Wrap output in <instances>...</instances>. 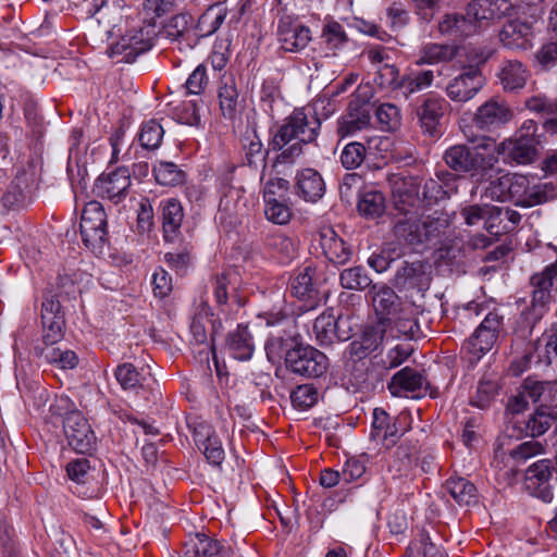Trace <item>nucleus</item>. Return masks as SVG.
<instances>
[{
  "label": "nucleus",
  "instance_id": "obj_15",
  "mask_svg": "<svg viewBox=\"0 0 557 557\" xmlns=\"http://www.w3.org/2000/svg\"><path fill=\"white\" fill-rule=\"evenodd\" d=\"M152 47L148 32L144 29L134 30L124 35L116 44L108 49V55L116 59V62L132 63L136 58Z\"/></svg>",
  "mask_w": 557,
  "mask_h": 557
},
{
  "label": "nucleus",
  "instance_id": "obj_51",
  "mask_svg": "<svg viewBox=\"0 0 557 557\" xmlns=\"http://www.w3.org/2000/svg\"><path fill=\"white\" fill-rule=\"evenodd\" d=\"M163 127L154 120L143 124L139 133L140 145L146 149H157L163 138Z\"/></svg>",
  "mask_w": 557,
  "mask_h": 557
},
{
  "label": "nucleus",
  "instance_id": "obj_11",
  "mask_svg": "<svg viewBox=\"0 0 557 557\" xmlns=\"http://www.w3.org/2000/svg\"><path fill=\"white\" fill-rule=\"evenodd\" d=\"M388 181L394 206L399 214H408L410 211L419 212L421 180L418 176L393 174Z\"/></svg>",
  "mask_w": 557,
  "mask_h": 557
},
{
  "label": "nucleus",
  "instance_id": "obj_56",
  "mask_svg": "<svg viewBox=\"0 0 557 557\" xmlns=\"http://www.w3.org/2000/svg\"><path fill=\"white\" fill-rule=\"evenodd\" d=\"M290 399L295 408L306 410L318 401V392L312 385H299L292 392Z\"/></svg>",
  "mask_w": 557,
  "mask_h": 557
},
{
  "label": "nucleus",
  "instance_id": "obj_26",
  "mask_svg": "<svg viewBox=\"0 0 557 557\" xmlns=\"http://www.w3.org/2000/svg\"><path fill=\"white\" fill-rule=\"evenodd\" d=\"M445 100L441 97H428L417 108V117L422 132L429 136L438 134L440 121L444 114Z\"/></svg>",
  "mask_w": 557,
  "mask_h": 557
},
{
  "label": "nucleus",
  "instance_id": "obj_55",
  "mask_svg": "<svg viewBox=\"0 0 557 557\" xmlns=\"http://www.w3.org/2000/svg\"><path fill=\"white\" fill-rule=\"evenodd\" d=\"M544 451V446L539 441L523 442L508 451L509 457L518 462L523 463L532 457L541 455Z\"/></svg>",
  "mask_w": 557,
  "mask_h": 557
},
{
  "label": "nucleus",
  "instance_id": "obj_7",
  "mask_svg": "<svg viewBox=\"0 0 557 557\" xmlns=\"http://www.w3.org/2000/svg\"><path fill=\"white\" fill-rule=\"evenodd\" d=\"M532 301L530 308L523 312L524 321L533 327L544 315L557 289V260L547 265L542 272L531 276Z\"/></svg>",
  "mask_w": 557,
  "mask_h": 557
},
{
  "label": "nucleus",
  "instance_id": "obj_47",
  "mask_svg": "<svg viewBox=\"0 0 557 557\" xmlns=\"http://www.w3.org/2000/svg\"><path fill=\"white\" fill-rule=\"evenodd\" d=\"M499 385L496 379L482 377L476 386L475 393L470 398V404L476 408H487L497 395Z\"/></svg>",
  "mask_w": 557,
  "mask_h": 557
},
{
  "label": "nucleus",
  "instance_id": "obj_40",
  "mask_svg": "<svg viewBox=\"0 0 557 557\" xmlns=\"http://www.w3.org/2000/svg\"><path fill=\"white\" fill-rule=\"evenodd\" d=\"M219 101L222 115L235 120L238 114V91L232 76L225 77L219 88Z\"/></svg>",
  "mask_w": 557,
  "mask_h": 557
},
{
  "label": "nucleus",
  "instance_id": "obj_12",
  "mask_svg": "<svg viewBox=\"0 0 557 557\" xmlns=\"http://www.w3.org/2000/svg\"><path fill=\"white\" fill-rule=\"evenodd\" d=\"M503 327V317L497 312H488L474 333L465 344V348L474 360L481 359L496 344Z\"/></svg>",
  "mask_w": 557,
  "mask_h": 557
},
{
  "label": "nucleus",
  "instance_id": "obj_1",
  "mask_svg": "<svg viewBox=\"0 0 557 557\" xmlns=\"http://www.w3.org/2000/svg\"><path fill=\"white\" fill-rule=\"evenodd\" d=\"M321 123L305 109H298L287 117L275 132L271 145L273 150H280L275 165L293 164L304 153L302 146L315 140Z\"/></svg>",
  "mask_w": 557,
  "mask_h": 557
},
{
  "label": "nucleus",
  "instance_id": "obj_20",
  "mask_svg": "<svg viewBox=\"0 0 557 557\" xmlns=\"http://www.w3.org/2000/svg\"><path fill=\"white\" fill-rule=\"evenodd\" d=\"M377 324L384 325V337L413 338L419 331V324L411 306L399 308L396 314L381 319Z\"/></svg>",
  "mask_w": 557,
  "mask_h": 557
},
{
  "label": "nucleus",
  "instance_id": "obj_28",
  "mask_svg": "<svg viewBox=\"0 0 557 557\" xmlns=\"http://www.w3.org/2000/svg\"><path fill=\"white\" fill-rule=\"evenodd\" d=\"M384 325L375 324L364 329L362 335L349 344L350 357L361 360L376 350L384 338Z\"/></svg>",
  "mask_w": 557,
  "mask_h": 557
},
{
  "label": "nucleus",
  "instance_id": "obj_9",
  "mask_svg": "<svg viewBox=\"0 0 557 557\" xmlns=\"http://www.w3.org/2000/svg\"><path fill=\"white\" fill-rule=\"evenodd\" d=\"M286 367L307 377L321 376L329 367L327 357L311 346H297L286 352Z\"/></svg>",
  "mask_w": 557,
  "mask_h": 557
},
{
  "label": "nucleus",
  "instance_id": "obj_17",
  "mask_svg": "<svg viewBox=\"0 0 557 557\" xmlns=\"http://www.w3.org/2000/svg\"><path fill=\"white\" fill-rule=\"evenodd\" d=\"M512 116L513 112L505 101L492 98L478 108L473 122L482 131H493L507 124Z\"/></svg>",
  "mask_w": 557,
  "mask_h": 557
},
{
  "label": "nucleus",
  "instance_id": "obj_18",
  "mask_svg": "<svg viewBox=\"0 0 557 557\" xmlns=\"http://www.w3.org/2000/svg\"><path fill=\"white\" fill-rule=\"evenodd\" d=\"M131 186V173L127 168H119L115 171L102 174L95 183V193L119 203L126 197Z\"/></svg>",
  "mask_w": 557,
  "mask_h": 557
},
{
  "label": "nucleus",
  "instance_id": "obj_31",
  "mask_svg": "<svg viewBox=\"0 0 557 557\" xmlns=\"http://www.w3.org/2000/svg\"><path fill=\"white\" fill-rule=\"evenodd\" d=\"M370 109L368 104H349V111L338 121L337 133L342 137L351 136L364 129L370 124Z\"/></svg>",
  "mask_w": 557,
  "mask_h": 557
},
{
  "label": "nucleus",
  "instance_id": "obj_36",
  "mask_svg": "<svg viewBox=\"0 0 557 557\" xmlns=\"http://www.w3.org/2000/svg\"><path fill=\"white\" fill-rule=\"evenodd\" d=\"M438 30L442 35L455 38L468 37L475 32V25L467 14L449 13L438 22Z\"/></svg>",
  "mask_w": 557,
  "mask_h": 557
},
{
  "label": "nucleus",
  "instance_id": "obj_45",
  "mask_svg": "<svg viewBox=\"0 0 557 557\" xmlns=\"http://www.w3.org/2000/svg\"><path fill=\"white\" fill-rule=\"evenodd\" d=\"M557 189L553 183H541L527 187V191L518 202V207L532 208L556 198Z\"/></svg>",
  "mask_w": 557,
  "mask_h": 557
},
{
  "label": "nucleus",
  "instance_id": "obj_46",
  "mask_svg": "<svg viewBox=\"0 0 557 557\" xmlns=\"http://www.w3.org/2000/svg\"><path fill=\"white\" fill-rule=\"evenodd\" d=\"M226 17V9L221 4L211 5L198 20L197 28L200 37L215 33Z\"/></svg>",
  "mask_w": 557,
  "mask_h": 557
},
{
  "label": "nucleus",
  "instance_id": "obj_54",
  "mask_svg": "<svg viewBox=\"0 0 557 557\" xmlns=\"http://www.w3.org/2000/svg\"><path fill=\"white\" fill-rule=\"evenodd\" d=\"M374 82L381 87L400 91L401 77L399 70L394 64H383L379 67Z\"/></svg>",
  "mask_w": 557,
  "mask_h": 557
},
{
  "label": "nucleus",
  "instance_id": "obj_48",
  "mask_svg": "<svg viewBox=\"0 0 557 557\" xmlns=\"http://www.w3.org/2000/svg\"><path fill=\"white\" fill-rule=\"evenodd\" d=\"M359 212L367 218H377L385 210V197L379 190L364 191L358 202Z\"/></svg>",
  "mask_w": 557,
  "mask_h": 557
},
{
  "label": "nucleus",
  "instance_id": "obj_21",
  "mask_svg": "<svg viewBox=\"0 0 557 557\" xmlns=\"http://www.w3.org/2000/svg\"><path fill=\"white\" fill-rule=\"evenodd\" d=\"M387 387L393 396H405L411 393L412 397H420L426 392L428 383L420 372L405 367L393 375Z\"/></svg>",
  "mask_w": 557,
  "mask_h": 557
},
{
  "label": "nucleus",
  "instance_id": "obj_42",
  "mask_svg": "<svg viewBox=\"0 0 557 557\" xmlns=\"http://www.w3.org/2000/svg\"><path fill=\"white\" fill-rule=\"evenodd\" d=\"M183 218V207L176 199L170 198L162 202V225L165 239H172V236L181 227Z\"/></svg>",
  "mask_w": 557,
  "mask_h": 557
},
{
  "label": "nucleus",
  "instance_id": "obj_8",
  "mask_svg": "<svg viewBox=\"0 0 557 557\" xmlns=\"http://www.w3.org/2000/svg\"><path fill=\"white\" fill-rule=\"evenodd\" d=\"M79 226L86 247L101 251L107 242V215L100 202L90 201L85 206Z\"/></svg>",
  "mask_w": 557,
  "mask_h": 557
},
{
  "label": "nucleus",
  "instance_id": "obj_30",
  "mask_svg": "<svg viewBox=\"0 0 557 557\" xmlns=\"http://www.w3.org/2000/svg\"><path fill=\"white\" fill-rule=\"evenodd\" d=\"M550 429L557 431V406H539L525 422V432L531 437L541 436Z\"/></svg>",
  "mask_w": 557,
  "mask_h": 557
},
{
  "label": "nucleus",
  "instance_id": "obj_34",
  "mask_svg": "<svg viewBox=\"0 0 557 557\" xmlns=\"http://www.w3.org/2000/svg\"><path fill=\"white\" fill-rule=\"evenodd\" d=\"M498 77L506 91H515L524 87L529 72L522 62L508 60L503 63Z\"/></svg>",
  "mask_w": 557,
  "mask_h": 557
},
{
  "label": "nucleus",
  "instance_id": "obj_33",
  "mask_svg": "<svg viewBox=\"0 0 557 557\" xmlns=\"http://www.w3.org/2000/svg\"><path fill=\"white\" fill-rule=\"evenodd\" d=\"M278 37L282 48L289 52L306 48L311 40L310 29L308 27L286 23L280 24Z\"/></svg>",
  "mask_w": 557,
  "mask_h": 557
},
{
  "label": "nucleus",
  "instance_id": "obj_50",
  "mask_svg": "<svg viewBox=\"0 0 557 557\" xmlns=\"http://www.w3.org/2000/svg\"><path fill=\"white\" fill-rule=\"evenodd\" d=\"M153 174L156 181L164 186H176L185 180V173L173 162H158L153 166Z\"/></svg>",
  "mask_w": 557,
  "mask_h": 557
},
{
  "label": "nucleus",
  "instance_id": "obj_10",
  "mask_svg": "<svg viewBox=\"0 0 557 557\" xmlns=\"http://www.w3.org/2000/svg\"><path fill=\"white\" fill-rule=\"evenodd\" d=\"M537 18L534 15L529 17H516L508 20L498 37L503 46L512 51H527L533 47L535 38V24Z\"/></svg>",
  "mask_w": 557,
  "mask_h": 557
},
{
  "label": "nucleus",
  "instance_id": "obj_16",
  "mask_svg": "<svg viewBox=\"0 0 557 557\" xmlns=\"http://www.w3.org/2000/svg\"><path fill=\"white\" fill-rule=\"evenodd\" d=\"M191 17L186 14L173 16L158 33L159 39L176 42L181 52L188 51L196 46L198 37L193 33Z\"/></svg>",
  "mask_w": 557,
  "mask_h": 557
},
{
  "label": "nucleus",
  "instance_id": "obj_64",
  "mask_svg": "<svg viewBox=\"0 0 557 557\" xmlns=\"http://www.w3.org/2000/svg\"><path fill=\"white\" fill-rule=\"evenodd\" d=\"M535 59L543 70L555 66L557 64V41L543 45L536 52Z\"/></svg>",
  "mask_w": 557,
  "mask_h": 557
},
{
  "label": "nucleus",
  "instance_id": "obj_53",
  "mask_svg": "<svg viewBox=\"0 0 557 557\" xmlns=\"http://www.w3.org/2000/svg\"><path fill=\"white\" fill-rule=\"evenodd\" d=\"M375 116L382 129L394 131L400 125V111L395 104L383 103L379 106L375 110Z\"/></svg>",
  "mask_w": 557,
  "mask_h": 557
},
{
  "label": "nucleus",
  "instance_id": "obj_58",
  "mask_svg": "<svg viewBox=\"0 0 557 557\" xmlns=\"http://www.w3.org/2000/svg\"><path fill=\"white\" fill-rule=\"evenodd\" d=\"M265 218L274 224L284 225L292 218V210L285 199L264 203Z\"/></svg>",
  "mask_w": 557,
  "mask_h": 557
},
{
  "label": "nucleus",
  "instance_id": "obj_24",
  "mask_svg": "<svg viewBox=\"0 0 557 557\" xmlns=\"http://www.w3.org/2000/svg\"><path fill=\"white\" fill-rule=\"evenodd\" d=\"M240 282V275L236 270H227L221 274H218L213 281V295L218 305L225 306L227 304L228 295L233 298V301L238 308L246 304V298L237 294V289Z\"/></svg>",
  "mask_w": 557,
  "mask_h": 557
},
{
  "label": "nucleus",
  "instance_id": "obj_3",
  "mask_svg": "<svg viewBox=\"0 0 557 557\" xmlns=\"http://www.w3.org/2000/svg\"><path fill=\"white\" fill-rule=\"evenodd\" d=\"M493 140L483 139L475 146L457 144L447 148L443 154L445 164L456 174H468L475 182L487 180L488 173L498 163L492 152Z\"/></svg>",
  "mask_w": 557,
  "mask_h": 557
},
{
  "label": "nucleus",
  "instance_id": "obj_62",
  "mask_svg": "<svg viewBox=\"0 0 557 557\" xmlns=\"http://www.w3.org/2000/svg\"><path fill=\"white\" fill-rule=\"evenodd\" d=\"M208 85V76L206 66L198 65L187 78L185 86L188 94L200 95Z\"/></svg>",
  "mask_w": 557,
  "mask_h": 557
},
{
  "label": "nucleus",
  "instance_id": "obj_14",
  "mask_svg": "<svg viewBox=\"0 0 557 557\" xmlns=\"http://www.w3.org/2000/svg\"><path fill=\"white\" fill-rule=\"evenodd\" d=\"M485 78L476 67H469L446 86L447 97L454 102H468L483 88Z\"/></svg>",
  "mask_w": 557,
  "mask_h": 557
},
{
  "label": "nucleus",
  "instance_id": "obj_2",
  "mask_svg": "<svg viewBox=\"0 0 557 557\" xmlns=\"http://www.w3.org/2000/svg\"><path fill=\"white\" fill-rule=\"evenodd\" d=\"M45 347L38 355L60 369H74L78 363L77 355L65 346H54L63 336L64 315L60 301L54 296L46 297L41 307Z\"/></svg>",
  "mask_w": 557,
  "mask_h": 557
},
{
  "label": "nucleus",
  "instance_id": "obj_4",
  "mask_svg": "<svg viewBox=\"0 0 557 557\" xmlns=\"http://www.w3.org/2000/svg\"><path fill=\"white\" fill-rule=\"evenodd\" d=\"M540 143L537 124L527 120L511 137L499 144L493 141L492 152L497 157L503 156L504 161L509 163L528 165L539 159Z\"/></svg>",
  "mask_w": 557,
  "mask_h": 557
},
{
  "label": "nucleus",
  "instance_id": "obj_49",
  "mask_svg": "<svg viewBox=\"0 0 557 557\" xmlns=\"http://www.w3.org/2000/svg\"><path fill=\"white\" fill-rule=\"evenodd\" d=\"M339 282L345 289L363 290L371 285L372 280L364 268L357 265L342 271Z\"/></svg>",
  "mask_w": 557,
  "mask_h": 557
},
{
  "label": "nucleus",
  "instance_id": "obj_25",
  "mask_svg": "<svg viewBox=\"0 0 557 557\" xmlns=\"http://www.w3.org/2000/svg\"><path fill=\"white\" fill-rule=\"evenodd\" d=\"M296 194L308 202H317L325 193V182L314 169L307 168L296 174Z\"/></svg>",
  "mask_w": 557,
  "mask_h": 557
},
{
  "label": "nucleus",
  "instance_id": "obj_57",
  "mask_svg": "<svg viewBox=\"0 0 557 557\" xmlns=\"http://www.w3.org/2000/svg\"><path fill=\"white\" fill-rule=\"evenodd\" d=\"M321 37L327 49L331 51L339 49L347 41L344 28L337 22L327 23L323 27Z\"/></svg>",
  "mask_w": 557,
  "mask_h": 557
},
{
  "label": "nucleus",
  "instance_id": "obj_35",
  "mask_svg": "<svg viewBox=\"0 0 557 557\" xmlns=\"http://www.w3.org/2000/svg\"><path fill=\"white\" fill-rule=\"evenodd\" d=\"M147 377L143 372L138 371L134 364L125 362L116 367L114 376L124 391L138 392V389L149 387V381L154 383L151 374Z\"/></svg>",
  "mask_w": 557,
  "mask_h": 557
},
{
  "label": "nucleus",
  "instance_id": "obj_41",
  "mask_svg": "<svg viewBox=\"0 0 557 557\" xmlns=\"http://www.w3.org/2000/svg\"><path fill=\"white\" fill-rule=\"evenodd\" d=\"M372 302L377 314L391 317L399 310V297L395 292L385 285H373Z\"/></svg>",
  "mask_w": 557,
  "mask_h": 557
},
{
  "label": "nucleus",
  "instance_id": "obj_61",
  "mask_svg": "<svg viewBox=\"0 0 557 557\" xmlns=\"http://www.w3.org/2000/svg\"><path fill=\"white\" fill-rule=\"evenodd\" d=\"M289 188V183L284 178H273L267 182L263 190L264 203L284 199Z\"/></svg>",
  "mask_w": 557,
  "mask_h": 557
},
{
  "label": "nucleus",
  "instance_id": "obj_22",
  "mask_svg": "<svg viewBox=\"0 0 557 557\" xmlns=\"http://www.w3.org/2000/svg\"><path fill=\"white\" fill-rule=\"evenodd\" d=\"M319 244L325 258L333 264L343 265L351 258L350 246L332 227L320 230Z\"/></svg>",
  "mask_w": 557,
  "mask_h": 557
},
{
  "label": "nucleus",
  "instance_id": "obj_59",
  "mask_svg": "<svg viewBox=\"0 0 557 557\" xmlns=\"http://www.w3.org/2000/svg\"><path fill=\"white\" fill-rule=\"evenodd\" d=\"M460 215L469 226L478 225L486 218L494 219V207L471 205L461 209Z\"/></svg>",
  "mask_w": 557,
  "mask_h": 557
},
{
  "label": "nucleus",
  "instance_id": "obj_60",
  "mask_svg": "<svg viewBox=\"0 0 557 557\" xmlns=\"http://www.w3.org/2000/svg\"><path fill=\"white\" fill-rule=\"evenodd\" d=\"M509 173H506L490 182L485 188V196L496 201H507L509 199Z\"/></svg>",
  "mask_w": 557,
  "mask_h": 557
},
{
  "label": "nucleus",
  "instance_id": "obj_5",
  "mask_svg": "<svg viewBox=\"0 0 557 557\" xmlns=\"http://www.w3.org/2000/svg\"><path fill=\"white\" fill-rule=\"evenodd\" d=\"M398 218L394 225V236L400 246L418 251L425 243L441 235L447 226L444 219H419V212L410 211Z\"/></svg>",
  "mask_w": 557,
  "mask_h": 557
},
{
  "label": "nucleus",
  "instance_id": "obj_19",
  "mask_svg": "<svg viewBox=\"0 0 557 557\" xmlns=\"http://www.w3.org/2000/svg\"><path fill=\"white\" fill-rule=\"evenodd\" d=\"M428 264L423 261L404 262L396 271L394 285L400 290L422 292L429 288L430 276L426 272Z\"/></svg>",
  "mask_w": 557,
  "mask_h": 557
},
{
  "label": "nucleus",
  "instance_id": "obj_37",
  "mask_svg": "<svg viewBox=\"0 0 557 557\" xmlns=\"http://www.w3.org/2000/svg\"><path fill=\"white\" fill-rule=\"evenodd\" d=\"M444 487L460 506H471L478 502L476 487L466 478H449Z\"/></svg>",
  "mask_w": 557,
  "mask_h": 557
},
{
  "label": "nucleus",
  "instance_id": "obj_52",
  "mask_svg": "<svg viewBox=\"0 0 557 557\" xmlns=\"http://www.w3.org/2000/svg\"><path fill=\"white\" fill-rule=\"evenodd\" d=\"M367 157L366 146L358 141L347 144L342 153L341 162L347 170H354L361 165Z\"/></svg>",
  "mask_w": 557,
  "mask_h": 557
},
{
  "label": "nucleus",
  "instance_id": "obj_44",
  "mask_svg": "<svg viewBox=\"0 0 557 557\" xmlns=\"http://www.w3.org/2000/svg\"><path fill=\"white\" fill-rule=\"evenodd\" d=\"M242 148L245 153L246 163L250 168H258L264 164L267 150H264L262 141L255 129L247 131L242 137Z\"/></svg>",
  "mask_w": 557,
  "mask_h": 557
},
{
  "label": "nucleus",
  "instance_id": "obj_27",
  "mask_svg": "<svg viewBox=\"0 0 557 557\" xmlns=\"http://www.w3.org/2000/svg\"><path fill=\"white\" fill-rule=\"evenodd\" d=\"M292 294L301 300L320 301L321 292L315 269L306 267L290 282Z\"/></svg>",
  "mask_w": 557,
  "mask_h": 557
},
{
  "label": "nucleus",
  "instance_id": "obj_32",
  "mask_svg": "<svg viewBox=\"0 0 557 557\" xmlns=\"http://www.w3.org/2000/svg\"><path fill=\"white\" fill-rule=\"evenodd\" d=\"M185 555L187 557H228L230 549L206 534L198 533L186 543Z\"/></svg>",
  "mask_w": 557,
  "mask_h": 557
},
{
  "label": "nucleus",
  "instance_id": "obj_13",
  "mask_svg": "<svg viewBox=\"0 0 557 557\" xmlns=\"http://www.w3.org/2000/svg\"><path fill=\"white\" fill-rule=\"evenodd\" d=\"M553 470L552 460L542 459L531 465L525 472V488L532 496L544 503H550L554 498L553 485L550 484Z\"/></svg>",
  "mask_w": 557,
  "mask_h": 557
},
{
  "label": "nucleus",
  "instance_id": "obj_39",
  "mask_svg": "<svg viewBox=\"0 0 557 557\" xmlns=\"http://www.w3.org/2000/svg\"><path fill=\"white\" fill-rule=\"evenodd\" d=\"M338 321L332 313L320 314L313 324L315 338L321 346H329L336 339L345 341L347 336L338 333Z\"/></svg>",
  "mask_w": 557,
  "mask_h": 557
},
{
  "label": "nucleus",
  "instance_id": "obj_38",
  "mask_svg": "<svg viewBox=\"0 0 557 557\" xmlns=\"http://www.w3.org/2000/svg\"><path fill=\"white\" fill-rule=\"evenodd\" d=\"M435 79L433 70L411 71L401 76L400 92L408 99L411 95L430 88Z\"/></svg>",
  "mask_w": 557,
  "mask_h": 557
},
{
  "label": "nucleus",
  "instance_id": "obj_43",
  "mask_svg": "<svg viewBox=\"0 0 557 557\" xmlns=\"http://www.w3.org/2000/svg\"><path fill=\"white\" fill-rule=\"evenodd\" d=\"M457 55V47L453 45L428 44L422 47L417 64H437L451 61Z\"/></svg>",
  "mask_w": 557,
  "mask_h": 557
},
{
  "label": "nucleus",
  "instance_id": "obj_29",
  "mask_svg": "<svg viewBox=\"0 0 557 557\" xmlns=\"http://www.w3.org/2000/svg\"><path fill=\"white\" fill-rule=\"evenodd\" d=\"M226 349L234 359L246 361L251 358L255 343L248 325L238 324L234 331L228 333Z\"/></svg>",
  "mask_w": 557,
  "mask_h": 557
},
{
  "label": "nucleus",
  "instance_id": "obj_63",
  "mask_svg": "<svg viewBox=\"0 0 557 557\" xmlns=\"http://www.w3.org/2000/svg\"><path fill=\"white\" fill-rule=\"evenodd\" d=\"M444 195L445 191L436 180H426L422 186V193L420 194L421 207L431 206L432 203L442 199Z\"/></svg>",
  "mask_w": 557,
  "mask_h": 557
},
{
  "label": "nucleus",
  "instance_id": "obj_6",
  "mask_svg": "<svg viewBox=\"0 0 557 557\" xmlns=\"http://www.w3.org/2000/svg\"><path fill=\"white\" fill-rule=\"evenodd\" d=\"M70 401L65 397H60L50 410L53 414L63 417V430L69 445L76 451L85 454L92 449L96 443V436L88 421L78 410H69Z\"/></svg>",
  "mask_w": 557,
  "mask_h": 557
},
{
  "label": "nucleus",
  "instance_id": "obj_23",
  "mask_svg": "<svg viewBox=\"0 0 557 557\" xmlns=\"http://www.w3.org/2000/svg\"><path fill=\"white\" fill-rule=\"evenodd\" d=\"M513 5L509 0H473L467 8L468 18L476 22L499 20L509 15Z\"/></svg>",
  "mask_w": 557,
  "mask_h": 557
}]
</instances>
